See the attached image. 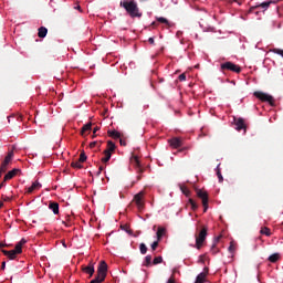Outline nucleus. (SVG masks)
<instances>
[{
  "label": "nucleus",
  "mask_w": 283,
  "mask_h": 283,
  "mask_svg": "<svg viewBox=\"0 0 283 283\" xmlns=\"http://www.w3.org/2000/svg\"><path fill=\"white\" fill-rule=\"evenodd\" d=\"M120 8L125 9L127 14L132 19H135V18L140 19L143 17V12L140 11L138 3L135 0L122 1Z\"/></svg>",
  "instance_id": "nucleus-1"
},
{
  "label": "nucleus",
  "mask_w": 283,
  "mask_h": 283,
  "mask_svg": "<svg viewBox=\"0 0 283 283\" xmlns=\"http://www.w3.org/2000/svg\"><path fill=\"white\" fill-rule=\"evenodd\" d=\"M28 241L23 238L19 241L13 250H4L2 249L1 252L8 256L10 260H15L17 255L22 254V248L25 245Z\"/></svg>",
  "instance_id": "nucleus-2"
},
{
  "label": "nucleus",
  "mask_w": 283,
  "mask_h": 283,
  "mask_svg": "<svg viewBox=\"0 0 283 283\" xmlns=\"http://www.w3.org/2000/svg\"><path fill=\"white\" fill-rule=\"evenodd\" d=\"M106 275H107V263H105V261H101L97 269V275L90 283H102L105 281Z\"/></svg>",
  "instance_id": "nucleus-3"
},
{
  "label": "nucleus",
  "mask_w": 283,
  "mask_h": 283,
  "mask_svg": "<svg viewBox=\"0 0 283 283\" xmlns=\"http://www.w3.org/2000/svg\"><path fill=\"white\" fill-rule=\"evenodd\" d=\"M207 234H208V228L207 227H202V229L199 231V233L195 234V238H196L195 248L197 250L201 249L203 242L206 241Z\"/></svg>",
  "instance_id": "nucleus-4"
},
{
  "label": "nucleus",
  "mask_w": 283,
  "mask_h": 283,
  "mask_svg": "<svg viewBox=\"0 0 283 283\" xmlns=\"http://www.w3.org/2000/svg\"><path fill=\"white\" fill-rule=\"evenodd\" d=\"M253 95L255 96V98H258L259 101H262V103H269V105H271L272 107H274L275 105V101L274 97L270 94H266L264 92H254Z\"/></svg>",
  "instance_id": "nucleus-5"
},
{
  "label": "nucleus",
  "mask_w": 283,
  "mask_h": 283,
  "mask_svg": "<svg viewBox=\"0 0 283 283\" xmlns=\"http://www.w3.org/2000/svg\"><path fill=\"white\" fill-rule=\"evenodd\" d=\"M14 158V150L11 149L8 151V155L4 157L3 161L1 163L0 170L1 172H7L9 169V166L12 164V160Z\"/></svg>",
  "instance_id": "nucleus-6"
},
{
  "label": "nucleus",
  "mask_w": 283,
  "mask_h": 283,
  "mask_svg": "<svg viewBox=\"0 0 283 283\" xmlns=\"http://www.w3.org/2000/svg\"><path fill=\"white\" fill-rule=\"evenodd\" d=\"M144 197H145V191H139V193L133 197V202L136 205L137 211H144L145 209Z\"/></svg>",
  "instance_id": "nucleus-7"
},
{
  "label": "nucleus",
  "mask_w": 283,
  "mask_h": 283,
  "mask_svg": "<svg viewBox=\"0 0 283 283\" xmlns=\"http://www.w3.org/2000/svg\"><path fill=\"white\" fill-rule=\"evenodd\" d=\"M226 71H231L239 74L241 73L242 69L232 62H226L221 64V72L226 74Z\"/></svg>",
  "instance_id": "nucleus-8"
},
{
  "label": "nucleus",
  "mask_w": 283,
  "mask_h": 283,
  "mask_svg": "<svg viewBox=\"0 0 283 283\" xmlns=\"http://www.w3.org/2000/svg\"><path fill=\"white\" fill-rule=\"evenodd\" d=\"M130 163L135 168H137V174H139V176H137V181L142 180V174L145 171V169L140 166L138 155H133V157H130Z\"/></svg>",
  "instance_id": "nucleus-9"
},
{
  "label": "nucleus",
  "mask_w": 283,
  "mask_h": 283,
  "mask_svg": "<svg viewBox=\"0 0 283 283\" xmlns=\"http://www.w3.org/2000/svg\"><path fill=\"white\" fill-rule=\"evenodd\" d=\"M168 144L171 148L178 149L184 146V139L181 137H172L168 139Z\"/></svg>",
  "instance_id": "nucleus-10"
},
{
  "label": "nucleus",
  "mask_w": 283,
  "mask_h": 283,
  "mask_svg": "<svg viewBox=\"0 0 283 283\" xmlns=\"http://www.w3.org/2000/svg\"><path fill=\"white\" fill-rule=\"evenodd\" d=\"M197 196L202 200L203 211H208V193L202 190H197Z\"/></svg>",
  "instance_id": "nucleus-11"
},
{
  "label": "nucleus",
  "mask_w": 283,
  "mask_h": 283,
  "mask_svg": "<svg viewBox=\"0 0 283 283\" xmlns=\"http://www.w3.org/2000/svg\"><path fill=\"white\" fill-rule=\"evenodd\" d=\"M235 126H237V130L241 132V130H247V125L245 122L242 117L235 118Z\"/></svg>",
  "instance_id": "nucleus-12"
},
{
  "label": "nucleus",
  "mask_w": 283,
  "mask_h": 283,
  "mask_svg": "<svg viewBox=\"0 0 283 283\" xmlns=\"http://www.w3.org/2000/svg\"><path fill=\"white\" fill-rule=\"evenodd\" d=\"M49 209L54 213V216H59L60 213V203L55 201L49 202Z\"/></svg>",
  "instance_id": "nucleus-13"
},
{
  "label": "nucleus",
  "mask_w": 283,
  "mask_h": 283,
  "mask_svg": "<svg viewBox=\"0 0 283 283\" xmlns=\"http://www.w3.org/2000/svg\"><path fill=\"white\" fill-rule=\"evenodd\" d=\"M18 175H21V170L20 169H13L4 176V181L11 180L12 178H14Z\"/></svg>",
  "instance_id": "nucleus-14"
},
{
  "label": "nucleus",
  "mask_w": 283,
  "mask_h": 283,
  "mask_svg": "<svg viewBox=\"0 0 283 283\" xmlns=\"http://www.w3.org/2000/svg\"><path fill=\"white\" fill-rule=\"evenodd\" d=\"M167 233V229L164 227H158L157 232H156V237L158 241H161V239L166 235Z\"/></svg>",
  "instance_id": "nucleus-15"
},
{
  "label": "nucleus",
  "mask_w": 283,
  "mask_h": 283,
  "mask_svg": "<svg viewBox=\"0 0 283 283\" xmlns=\"http://www.w3.org/2000/svg\"><path fill=\"white\" fill-rule=\"evenodd\" d=\"M280 260H281V253H279V252L272 253L268 258V261L271 262V263H276Z\"/></svg>",
  "instance_id": "nucleus-16"
},
{
  "label": "nucleus",
  "mask_w": 283,
  "mask_h": 283,
  "mask_svg": "<svg viewBox=\"0 0 283 283\" xmlns=\"http://www.w3.org/2000/svg\"><path fill=\"white\" fill-rule=\"evenodd\" d=\"M151 265H153V255H151V254H147V255L144 258L143 266H145V268H150Z\"/></svg>",
  "instance_id": "nucleus-17"
},
{
  "label": "nucleus",
  "mask_w": 283,
  "mask_h": 283,
  "mask_svg": "<svg viewBox=\"0 0 283 283\" xmlns=\"http://www.w3.org/2000/svg\"><path fill=\"white\" fill-rule=\"evenodd\" d=\"M41 187L42 185L39 181H35L27 189V193H32L34 190H39Z\"/></svg>",
  "instance_id": "nucleus-18"
},
{
  "label": "nucleus",
  "mask_w": 283,
  "mask_h": 283,
  "mask_svg": "<svg viewBox=\"0 0 283 283\" xmlns=\"http://www.w3.org/2000/svg\"><path fill=\"white\" fill-rule=\"evenodd\" d=\"M46 35H48V28H45V27H40V28L38 29V36H39L40 39H44Z\"/></svg>",
  "instance_id": "nucleus-19"
},
{
  "label": "nucleus",
  "mask_w": 283,
  "mask_h": 283,
  "mask_svg": "<svg viewBox=\"0 0 283 283\" xmlns=\"http://www.w3.org/2000/svg\"><path fill=\"white\" fill-rule=\"evenodd\" d=\"M83 272L86 273V274H88L90 277H92L93 274H94V272H95V271H94V265H92V264L86 265L85 268H83Z\"/></svg>",
  "instance_id": "nucleus-20"
},
{
  "label": "nucleus",
  "mask_w": 283,
  "mask_h": 283,
  "mask_svg": "<svg viewBox=\"0 0 283 283\" xmlns=\"http://www.w3.org/2000/svg\"><path fill=\"white\" fill-rule=\"evenodd\" d=\"M272 3H275V1L262 2L258 6H255V8H261V9L268 10Z\"/></svg>",
  "instance_id": "nucleus-21"
},
{
  "label": "nucleus",
  "mask_w": 283,
  "mask_h": 283,
  "mask_svg": "<svg viewBox=\"0 0 283 283\" xmlns=\"http://www.w3.org/2000/svg\"><path fill=\"white\" fill-rule=\"evenodd\" d=\"M92 129V123L85 124L81 129V136H85V133L90 132Z\"/></svg>",
  "instance_id": "nucleus-22"
},
{
  "label": "nucleus",
  "mask_w": 283,
  "mask_h": 283,
  "mask_svg": "<svg viewBox=\"0 0 283 283\" xmlns=\"http://www.w3.org/2000/svg\"><path fill=\"white\" fill-rule=\"evenodd\" d=\"M115 148H116V146H115L114 142L108 140L107 142V148L105 149V151H108L109 154H112V153L115 151Z\"/></svg>",
  "instance_id": "nucleus-23"
},
{
  "label": "nucleus",
  "mask_w": 283,
  "mask_h": 283,
  "mask_svg": "<svg viewBox=\"0 0 283 283\" xmlns=\"http://www.w3.org/2000/svg\"><path fill=\"white\" fill-rule=\"evenodd\" d=\"M260 234H261V235H265V237H271V235H272V232H271V229H270V228L263 227V228H261V230H260Z\"/></svg>",
  "instance_id": "nucleus-24"
},
{
  "label": "nucleus",
  "mask_w": 283,
  "mask_h": 283,
  "mask_svg": "<svg viewBox=\"0 0 283 283\" xmlns=\"http://www.w3.org/2000/svg\"><path fill=\"white\" fill-rule=\"evenodd\" d=\"M107 134L109 137H112L114 139H119L122 136L120 133L117 130H108Z\"/></svg>",
  "instance_id": "nucleus-25"
},
{
  "label": "nucleus",
  "mask_w": 283,
  "mask_h": 283,
  "mask_svg": "<svg viewBox=\"0 0 283 283\" xmlns=\"http://www.w3.org/2000/svg\"><path fill=\"white\" fill-rule=\"evenodd\" d=\"M156 21L161 23V24H166L167 27H171V23L169 22V20L164 18V17L156 18Z\"/></svg>",
  "instance_id": "nucleus-26"
},
{
  "label": "nucleus",
  "mask_w": 283,
  "mask_h": 283,
  "mask_svg": "<svg viewBox=\"0 0 283 283\" xmlns=\"http://www.w3.org/2000/svg\"><path fill=\"white\" fill-rule=\"evenodd\" d=\"M103 154H104V157H102V161H103L104 164H106V163H108V161L111 160L112 153H108V151L104 150Z\"/></svg>",
  "instance_id": "nucleus-27"
},
{
  "label": "nucleus",
  "mask_w": 283,
  "mask_h": 283,
  "mask_svg": "<svg viewBox=\"0 0 283 283\" xmlns=\"http://www.w3.org/2000/svg\"><path fill=\"white\" fill-rule=\"evenodd\" d=\"M164 262V258L161 255L155 256L153 259V265H158L161 264Z\"/></svg>",
  "instance_id": "nucleus-28"
},
{
  "label": "nucleus",
  "mask_w": 283,
  "mask_h": 283,
  "mask_svg": "<svg viewBox=\"0 0 283 283\" xmlns=\"http://www.w3.org/2000/svg\"><path fill=\"white\" fill-rule=\"evenodd\" d=\"M147 251H148L147 245H146L145 243H140V244H139V252H140L143 255H145V254L147 253Z\"/></svg>",
  "instance_id": "nucleus-29"
},
{
  "label": "nucleus",
  "mask_w": 283,
  "mask_h": 283,
  "mask_svg": "<svg viewBox=\"0 0 283 283\" xmlns=\"http://www.w3.org/2000/svg\"><path fill=\"white\" fill-rule=\"evenodd\" d=\"M82 163L80 161V159L77 161H73L71 164V167L74 168V169H81L83 168V165H81Z\"/></svg>",
  "instance_id": "nucleus-30"
},
{
  "label": "nucleus",
  "mask_w": 283,
  "mask_h": 283,
  "mask_svg": "<svg viewBox=\"0 0 283 283\" xmlns=\"http://www.w3.org/2000/svg\"><path fill=\"white\" fill-rule=\"evenodd\" d=\"M180 190L182 191V193H185L187 197L191 196V191H189V188L186 186H180Z\"/></svg>",
  "instance_id": "nucleus-31"
},
{
  "label": "nucleus",
  "mask_w": 283,
  "mask_h": 283,
  "mask_svg": "<svg viewBox=\"0 0 283 283\" xmlns=\"http://www.w3.org/2000/svg\"><path fill=\"white\" fill-rule=\"evenodd\" d=\"M205 281H206L205 274H199V275L197 276L195 283H205Z\"/></svg>",
  "instance_id": "nucleus-32"
},
{
  "label": "nucleus",
  "mask_w": 283,
  "mask_h": 283,
  "mask_svg": "<svg viewBox=\"0 0 283 283\" xmlns=\"http://www.w3.org/2000/svg\"><path fill=\"white\" fill-rule=\"evenodd\" d=\"M86 160H87V155H85V151H82L81 155H80L78 161L83 164Z\"/></svg>",
  "instance_id": "nucleus-33"
},
{
  "label": "nucleus",
  "mask_w": 283,
  "mask_h": 283,
  "mask_svg": "<svg viewBox=\"0 0 283 283\" xmlns=\"http://www.w3.org/2000/svg\"><path fill=\"white\" fill-rule=\"evenodd\" d=\"M160 240H156L150 244L151 251H156L157 248L159 247Z\"/></svg>",
  "instance_id": "nucleus-34"
},
{
  "label": "nucleus",
  "mask_w": 283,
  "mask_h": 283,
  "mask_svg": "<svg viewBox=\"0 0 283 283\" xmlns=\"http://www.w3.org/2000/svg\"><path fill=\"white\" fill-rule=\"evenodd\" d=\"M189 202L191 205V209L192 211H197L198 209V203H196V201L193 199H189Z\"/></svg>",
  "instance_id": "nucleus-35"
},
{
  "label": "nucleus",
  "mask_w": 283,
  "mask_h": 283,
  "mask_svg": "<svg viewBox=\"0 0 283 283\" xmlns=\"http://www.w3.org/2000/svg\"><path fill=\"white\" fill-rule=\"evenodd\" d=\"M272 52L283 57V49H272Z\"/></svg>",
  "instance_id": "nucleus-36"
},
{
  "label": "nucleus",
  "mask_w": 283,
  "mask_h": 283,
  "mask_svg": "<svg viewBox=\"0 0 283 283\" xmlns=\"http://www.w3.org/2000/svg\"><path fill=\"white\" fill-rule=\"evenodd\" d=\"M217 176L219 178V181L222 182L223 181V177H222L221 171H220V165L217 167Z\"/></svg>",
  "instance_id": "nucleus-37"
},
{
  "label": "nucleus",
  "mask_w": 283,
  "mask_h": 283,
  "mask_svg": "<svg viewBox=\"0 0 283 283\" xmlns=\"http://www.w3.org/2000/svg\"><path fill=\"white\" fill-rule=\"evenodd\" d=\"M67 221V222H66ZM66 221H63V224L66 227V228H70L71 227V217L70 216H67L66 217Z\"/></svg>",
  "instance_id": "nucleus-38"
},
{
  "label": "nucleus",
  "mask_w": 283,
  "mask_h": 283,
  "mask_svg": "<svg viewBox=\"0 0 283 283\" xmlns=\"http://www.w3.org/2000/svg\"><path fill=\"white\" fill-rule=\"evenodd\" d=\"M211 252H212L213 255H216L219 252V249L217 248L216 243L212 244Z\"/></svg>",
  "instance_id": "nucleus-39"
},
{
  "label": "nucleus",
  "mask_w": 283,
  "mask_h": 283,
  "mask_svg": "<svg viewBox=\"0 0 283 283\" xmlns=\"http://www.w3.org/2000/svg\"><path fill=\"white\" fill-rule=\"evenodd\" d=\"M178 80H179L180 82H184V81L187 80V75H186L185 73H182L181 75H179Z\"/></svg>",
  "instance_id": "nucleus-40"
},
{
  "label": "nucleus",
  "mask_w": 283,
  "mask_h": 283,
  "mask_svg": "<svg viewBox=\"0 0 283 283\" xmlns=\"http://www.w3.org/2000/svg\"><path fill=\"white\" fill-rule=\"evenodd\" d=\"M235 250V245L233 244V242H231L230 247H229V252L233 253Z\"/></svg>",
  "instance_id": "nucleus-41"
},
{
  "label": "nucleus",
  "mask_w": 283,
  "mask_h": 283,
  "mask_svg": "<svg viewBox=\"0 0 283 283\" xmlns=\"http://www.w3.org/2000/svg\"><path fill=\"white\" fill-rule=\"evenodd\" d=\"M208 273H209V268H205L203 272L200 273V274H205V277H207Z\"/></svg>",
  "instance_id": "nucleus-42"
},
{
  "label": "nucleus",
  "mask_w": 283,
  "mask_h": 283,
  "mask_svg": "<svg viewBox=\"0 0 283 283\" xmlns=\"http://www.w3.org/2000/svg\"><path fill=\"white\" fill-rule=\"evenodd\" d=\"M148 43L154 45L155 44V39L153 36L148 38Z\"/></svg>",
  "instance_id": "nucleus-43"
},
{
  "label": "nucleus",
  "mask_w": 283,
  "mask_h": 283,
  "mask_svg": "<svg viewBox=\"0 0 283 283\" xmlns=\"http://www.w3.org/2000/svg\"><path fill=\"white\" fill-rule=\"evenodd\" d=\"M228 3L232 4V3H239L240 4V0H227Z\"/></svg>",
  "instance_id": "nucleus-44"
},
{
  "label": "nucleus",
  "mask_w": 283,
  "mask_h": 283,
  "mask_svg": "<svg viewBox=\"0 0 283 283\" xmlns=\"http://www.w3.org/2000/svg\"><path fill=\"white\" fill-rule=\"evenodd\" d=\"M96 144H97V142L94 140V142H92V143L90 144V147H91V148H94V147H96Z\"/></svg>",
  "instance_id": "nucleus-45"
},
{
  "label": "nucleus",
  "mask_w": 283,
  "mask_h": 283,
  "mask_svg": "<svg viewBox=\"0 0 283 283\" xmlns=\"http://www.w3.org/2000/svg\"><path fill=\"white\" fill-rule=\"evenodd\" d=\"M167 283H176L175 276H171Z\"/></svg>",
  "instance_id": "nucleus-46"
},
{
  "label": "nucleus",
  "mask_w": 283,
  "mask_h": 283,
  "mask_svg": "<svg viewBox=\"0 0 283 283\" xmlns=\"http://www.w3.org/2000/svg\"><path fill=\"white\" fill-rule=\"evenodd\" d=\"M98 130H99V127H98V126L94 127L93 134L95 135Z\"/></svg>",
  "instance_id": "nucleus-47"
},
{
  "label": "nucleus",
  "mask_w": 283,
  "mask_h": 283,
  "mask_svg": "<svg viewBox=\"0 0 283 283\" xmlns=\"http://www.w3.org/2000/svg\"><path fill=\"white\" fill-rule=\"evenodd\" d=\"M185 150H187V147H182V148L178 149V153H184Z\"/></svg>",
  "instance_id": "nucleus-48"
},
{
  "label": "nucleus",
  "mask_w": 283,
  "mask_h": 283,
  "mask_svg": "<svg viewBox=\"0 0 283 283\" xmlns=\"http://www.w3.org/2000/svg\"><path fill=\"white\" fill-rule=\"evenodd\" d=\"M1 270H2V271L6 270V261L2 262Z\"/></svg>",
  "instance_id": "nucleus-49"
},
{
  "label": "nucleus",
  "mask_w": 283,
  "mask_h": 283,
  "mask_svg": "<svg viewBox=\"0 0 283 283\" xmlns=\"http://www.w3.org/2000/svg\"><path fill=\"white\" fill-rule=\"evenodd\" d=\"M120 145L126 146V143L123 139H120Z\"/></svg>",
  "instance_id": "nucleus-50"
},
{
  "label": "nucleus",
  "mask_w": 283,
  "mask_h": 283,
  "mask_svg": "<svg viewBox=\"0 0 283 283\" xmlns=\"http://www.w3.org/2000/svg\"><path fill=\"white\" fill-rule=\"evenodd\" d=\"M7 181H4L3 179V182L0 184L1 188L6 185Z\"/></svg>",
  "instance_id": "nucleus-51"
},
{
  "label": "nucleus",
  "mask_w": 283,
  "mask_h": 283,
  "mask_svg": "<svg viewBox=\"0 0 283 283\" xmlns=\"http://www.w3.org/2000/svg\"><path fill=\"white\" fill-rule=\"evenodd\" d=\"M4 201H10L11 199L9 197L3 198Z\"/></svg>",
  "instance_id": "nucleus-52"
},
{
  "label": "nucleus",
  "mask_w": 283,
  "mask_h": 283,
  "mask_svg": "<svg viewBox=\"0 0 283 283\" xmlns=\"http://www.w3.org/2000/svg\"><path fill=\"white\" fill-rule=\"evenodd\" d=\"M75 9L81 11V6H76Z\"/></svg>",
  "instance_id": "nucleus-53"
},
{
  "label": "nucleus",
  "mask_w": 283,
  "mask_h": 283,
  "mask_svg": "<svg viewBox=\"0 0 283 283\" xmlns=\"http://www.w3.org/2000/svg\"><path fill=\"white\" fill-rule=\"evenodd\" d=\"M103 169H104V167H102V166H101V167H99V171H98V174H99Z\"/></svg>",
  "instance_id": "nucleus-54"
},
{
  "label": "nucleus",
  "mask_w": 283,
  "mask_h": 283,
  "mask_svg": "<svg viewBox=\"0 0 283 283\" xmlns=\"http://www.w3.org/2000/svg\"><path fill=\"white\" fill-rule=\"evenodd\" d=\"M156 25V23L155 22H151V27H155Z\"/></svg>",
  "instance_id": "nucleus-55"
},
{
  "label": "nucleus",
  "mask_w": 283,
  "mask_h": 283,
  "mask_svg": "<svg viewBox=\"0 0 283 283\" xmlns=\"http://www.w3.org/2000/svg\"><path fill=\"white\" fill-rule=\"evenodd\" d=\"M1 207H3V203L0 201V209H1Z\"/></svg>",
  "instance_id": "nucleus-56"
},
{
  "label": "nucleus",
  "mask_w": 283,
  "mask_h": 283,
  "mask_svg": "<svg viewBox=\"0 0 283 283\" xmlns=\"http://www.w3.org/2000/svg\"><path fill=\"white\" fill-rule=\"evenodd\" d=\"M2 174H4V172H1V169H0V178H1Z\"/></svg>",
  "instance_id": "nucleus-57"
},
{
  "label": "nucleus",
  "mask_w": 283,
  "mask_h": 283,
  "mask_svg": "<svg viewBox=\"0 0 283 283\" xmlns=\"http://www.w3.org/2000/svg\"><path fill=\"white\" fill-rule=\"evenodd\" d=\"M219 239H220V237H219V238H217V242L219 241Z\"/></svg>",
  "instance_id": "nucleus-58"
}]
</instances>
